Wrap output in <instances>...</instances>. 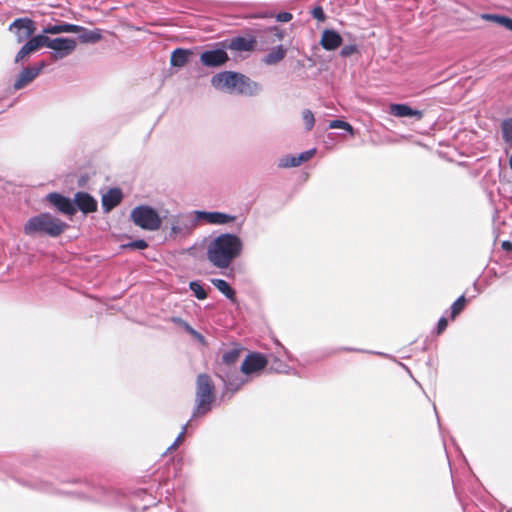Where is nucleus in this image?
Returning a JSON list of instances; mask_svg holds the SVG:
<instances>
[{"mask_svg":"<svg viewBox=\"0 0 512 512\" xmlns=\"http://www.w3.org/2000/svg\"><path fill=\"white\" fill-rule=\"evenodd\" d=\"M247 382V379H244L240 375L234 376L227 380L222 381L223 390L221 393V399L230 400L233 395L241 389V387Z\"/></svg>","mask_w":512,"mask_h":512,"instance_id":"obj_21","label":"nucleus"},{"mask_svg":"<svg viewBox=\"0 0 512 512\" xmlns=\"http://www.w3.org/2000/svg\"><path fill=\"white\" fill-rule=\"evenodd\" d=\"M276 344H277V346H279V348L281 349L283 354L287 357V359L292 360L291 353L278 340H276Z\"/></svg>","mask_w":512,"mask_h":512,"instance_id":"obj_47","label":"nucleus"},{"mask_svg":"<svg viewBox=\"0 0 512 512\" xmlns=\"http://www.w3.org/2000/svg\"><path fill=\"white\" fill-rule=\"evenodd\" d=\"M46 201L62 214L73 216V199L60 192H51L46 195Z\"/></svg>","mask_w":512,"mask_h":512,"instance_id":"obj_15","label":"nucleus"},{"mask_svg":"<svg viewBox=\"0 0 512 512\" xmlns=\"http://www.w3.org/2000/svg\"><path fill=\"white\" fill-rule=\"evenodd\" d=\"M268 364L269 359L267 356L259 352H251L243 360L240 366V371L244 375L250 376L252 374L260 373L268 366Z\"/></svg>","mask_w":512,"mask_h":512,"instance_id":"obj_10","label":"nucleus"},{"mask_svg":"<svg viewBox=\"0 0 512 512\" xmlns=\"http://www.w3.org/2000/svg\"><path fill=\"white\" fill-rule=\"evenodd\" d=\"M242 224H244V221H241V223L239 224V228L242 227Z\"/></svg>","mask_w":512,"mask_h":512,"instance_id":"obj_55","label":"nucleus"},{"mask_svg":"<svg viewBox=\"0 0 512 512\" xmlns=\"http://www.w3.org/2000/svg\"><path fill=\"white\" fill-rule=\"evenodd\" d=\"M191 55H192V50H190V49L176 48L171 53L170 65L172 67L181 68L188 63Z\"/></svg>","mask_w":512,"mask_h":512,"instance_id":"obj_25","label":"nucleus"},{"mask_svg":"<svg viewBox=\"0 0 512 512\" xmlns=\"http://www.w3.org/2000/svg\"><path fill=\"white\" fill-rule=\"evenodd\" d=\"M77 42L69 37L50 38L47 36V48L51 49V57L54 60L63 59L76 49Z\"/></svg>","mask_w":512,"mask_h":512,"instance_id":"obj_7","label":"nucleus"},{"mask_svg":"<svg viewBox=\"0 0 512 512\" xmlns=\"http://www.w3.org/2000/svg\"><path fill=\"white\" fill-rule=\"evenodd\" d=\"M81 29L80 25L72 24L68 22L61 21L56 24H49L43 28V33L47 34H61V33H78Z\"/></svg>","mask_w":512,"mask_h":512,"instance_id":"obj_22","label":"nucleus"},{"mask_svg":"<svg viewBox=\"0 0 512 512\" xmlns=\"http://www.w3.org/2000/svg\"><path fill=\"white\" fill-rule=\"evenodd\" d=\"M55 478L60 482V483H76L77 480L76 479H69V478H65V477H62V476H59V475H56Z\"/></svg>","mask_w":512,"mask_h":512,"instance_id":"obj_48","label":"nucleus"},{"mask_svg":"<svg viewBox=\"0 0 512 512\" xmlns=\"http://www.w3.org/2000/svg\"><path fill=\"white\" fill-rule=\"evenodd\" d=\"M243 250V242L235 233H221L213 238L206 249L207 260L213 267L227 269Z\"/></svg>","mask_w":512,"mask_h":512,"instance_id":"obj_1","label":"nucleus"},{"mask_svg":"<svg viewBox=\"0 0 512 512\" xmlns=\"http://www.w3.org/2000/svg\"><path fill=\"white\" fill-rule=\"evenodd\" d=\"M193 223L197 226L200 222L212 225H227L236 220V216L220 211H193Z\"/></svg>","mask_w":512,"mask_h":512,"instance_id":"obj_8","label":"nucleus"},{"mask_svg":"<svg viewBox=\"0 0 512 512\" xmlns=\"http://www.w3.org/2000/svg\"><path fill=\"white\" fill-rule=\"evenodd\" d=\"M149 246L148 242L144 239H135L121 245L124 250H144Z\"/></svg>","mask_w":512,"mask_h":512,"instance_id":"obj_37","label":"nucleus"},{"mask_svg":"<svg viewBox=\"0 0 512 512\" xmlns=\"http://www.w3.org/2000/svg\"><path fill=\"white\" fill-rule=\"evenodd\" d=\"M78 38L82 43L95 44L102 39L100 29L89 30L83 26L78 31Z\"/></svg>","mask_w":512,"mask_h":512,"instance_id":"obj_27","label":"nucleus"},{"mask_svg":"<svg viewBox=\"0 0 512 512\" xmlns=\"http://www.w3.org/2000/svg\"><path fill=\"white\" fill-rule=\"evenodd\" d=\"M86 179H87L86 176H81L80 179L78 180L79 186H82L85 183Z\"/></svg>","mask_w":512,"mask_h":512,"instance_id":"obj_50","label":"nucleus"},{"mask_svg":"<svg viewBox=\"0 0 512 512\" xmlns=\"http://www.w3.org/2000/svg\"><path fill=\"white\" fill-rule=\"evenodd\" d=\"M501 246H502L503 250H505V251H512V242H510L508 240L503 241Z\"/></svg>","mask_w":512,"mask_h":512,"instance_id":"obj_49","label":"nucleus"},{"mask_svg":"<svg viewBox=\"0 0 512 512\" xmlns=\"http://www.w3.org/2000/svg\"><path fill=\"white\" fill-rule=\"evenodd\" d=\"M357 52H358L357 45L349 44V45H345L344 47H342V49L340 51V55L342 57H349V56H351V55H353L354 53H357Z\"/></svg>","mask_w":512,"mask_h":512,"instance_id":"obj_40","label":"nucleus"},{"mask_svg":"<svg viewBox=\"0 0 512 512\" xmlns=\"http://www.w3.org/2000/svg\"><path fill=\"white\" fill-rule=\"evenodd\" d=\"M46 66L47 62L41 60L32 66L23 67L13 84V89L20 90L26 87L39 76Z\"/></svg>","mask_w":512,"mask_h":512,"instance_id":"obj_11","label":"nucleus"},{"mask_svg":"<svg viewBox=\"0 0 512 512\" xmlns=\"http://www.w3.org/2000/svg\"><path fill=\"white\" fill-rule=\"evenodd\" d=\"M211 85L219 91L230 94L237 93L245 96H256L262 91V86L248 76L236 71H221L212 76Z\"/></svg>","mask_w":512,"mask_h":512,"instance_id":"obj_2","label":"nucleus"},{"mask_svg":"<svg viewBox=\"0 0 512 512\" xmlns=\"http://www.w3.org/2000/svg\"><path fill=\"white\" fill-rule=\"evenodd\" d=\"M448 326V320L445 316L440 317V319L437 322L435 332L437 335L442 334Z\"/></svg>","mask_w":512,"mask_h":512,"instance_id":"obj_43","label":"nucleus"},{"mask_svg":"<svg viewBox=\"0 0 512 512\" xmlns=\"http://www.w3.org/2000/svg\"><path fill=\"white\" fill-rule=\"evenodd\" d=\"M210 282L233 304L237 303L236 290L226 280L221 278H212Z\"/></svg>","mask_w":512,"mask_h":512,"instance_id":"obj_23","label":"nucleus"},{"mask_svg":"<svg viewBox=\"0 0 512 512\" xmlns=\"http://www.w3.org/2000/svg\"><path fill=\"white\" fill-rule=\"evenodd\" d=\"M268 32L271 35V37L273 38V40H275V39L282 40L285 35V31L283 29L279 28L278 26L270 27Z\"/></svg>","mask_w":512,"mask_h":512,"instance_id":"obj_41","label":"nucleus"},{"mask_svg":"<svg viewBox=\"0 0 512 512\" xmlns=\"http://www.w3.org/2000/svg\"><path fill=\"white\" fill-rule=\"evenodd\" d=\"M171 321L172 323L182 327L186 332L190 331L191 327L190 324L185 321L184 319H182L181 317H178V316H173L171 318Z\"/></svg>","mask_w":512,"mask_h":512,"instance_id":"obj_44","label":"nucleus"},{"mask_svg":"<svg viewBox=\"0 0 512 512\" xmlns=\"http://www.w3.org/2000/svg\"><path fill=\"white\" fill-rule=\"evenodd\" d=\"M168 224H170V238H176L178 235H187L196 227L193 223V218L188 221H184L181 220L179 216L175 215L171 216V218H169L161 228L167 229Z\"/></svg>","mask_w":512,"mask_h":512,"instance_id":"obj_14","label":"nucleus"},{"mask_svg":"<svg viewBox=\"0 0 512 512\" xmlns=\"http://www.w3.org/2000/svg\"><path fill=\"white\" fill-rule=\"evenodd\" d=\"M68 224L49 212H42L30 217L23 227L29 237L57 238L68 228Z\"/></svg>","mask_w":512,"mask_h":512,"instance_id":"obj_3","label":"nucleus"},{"mask_svg":"<svg viewBox=\"0 0 512 512\" xmlns=\"http://www.w3.org/2000/svg\"><path fill=\"white\" fill-rule=\"evenodd\" d=\"M157 209L150 205L141 204L134 207L130 213L131 221L139 228L147 231H156L162 227V220Z\"/></svg>","mask_w":512,"mask_h":512,"instance_id":"obj_5","label":"nucleus"},{"mask_svg":"<svg viewBox=\"0 0 512 512\" xmlns=\"http://www.w3.org/2000/svg\"><path fill=\"white\" fill-rule=\"evenodd\" d=\"M509 166H510V169L512 170V153H511V156L509 158Z\"/></svg>","mask_w":512,"mask_h":512,"instance_id":"obj_52","label":"nucleus"},{"mask_svg":"<svg viewBox=\"0 0 512 512\" xmlns=\"http://www.w3.org/2000/svg\"><path fill=\"white\" fill-rule=\"evenodd\" d=\"M242 224H244V221H241V223L239 224V228L242 227Z\"/></svg>","mask_w":512,"mask_h":512,"instance_id":"obj_56","label":"nucleus"},{"mask_svg":"<svg viewBox=\"0 0 512 512\" xmlns=\"http://www.w3.org/2000/svg\"><path fill=\"white\" fill-rule=\"evenodd\" d=\"M186 429H187V424H185L183 427H182V430L181 432L178 434V436L176 437V439L174 440V442L167 448V451H171V450H175L180 442L182 441L183 437H184V434L186 432Z\"/></svg>","mask_w":512,"mask_h":512,"instance_id":"obj_42","label":"nucleus"},{"mask_svg":"<svg viewBox=\"0 0 512 512\" xmlns=\"http://www.w3.org/2000/svg\"><path fill=\"white\" fill-rule=\"evenodd\" d=\"M216 402V388L210 375L200 373L196 378L195 408L192 418L205 416L210 413Z\"/></svg>","mask_w":512,"mask_h":512,"instance_id":"obj_4","label":"nucleus"},{"mask_svg":"<svg viewBox=\"0 0 512 512\" xmlns=\"http://www.w3.org/2000/svg\"><path fill=\"white\" fill-rule=\"evenodd\" d=\"M389 114L397 118H416L420 120L424 116L422 110L412 108L407 103H394L389 106Z\"/></svg>","mask_w":512,"mask_h":512,"instance_id":"obj_18","label":"nucleus"},{"mask_svg":"<svg viewBox=\"0 0 512 512\" xmlns=\"http://www.w3.org/2000/svg\"><path fill=\"white\" fill-rule=\"evenodd\" d=\"M123 199L122 190L118 187L110 188L101 198V206L105 213H109L118 206Z\"/></svg>","mask_w":512,"mask_h":512,"instance_id":"obj_20","label":"nucleus"},{"mask_svg":"<svg viewBox=\"0 0 512 512\" xmlns=\"http://www.w3.org/2000/svg\"><path fill=\"white\" fill-rule=\"evenodd\" d=\"M69 493L73 494V495H76L78 497H84L85 496L84 493H82V492H69Z\"/></svg>","mask_w":512,"mask_h":512,"instance_id":"obj_51","label":"nucleus"},{"mask_svg":"<svg viewBox=\"0 0 512 512\" xmlns=\"http://www.w3.org/2000/svg\"><path fill=\"white\" fill-rule=\"evenodd\" d=\"M316 154V149L312 148L301 152L298 155L288 154L278 161L279 168H292L300 166L302 163L309 161Z\"/></svg>","mask_w":512,"mask_h":512,"instance_id":"obj_17","label":"nucleus"},{"mask_svg":"<svg viewBox=\"0 0 512 512\" xmlns=\"http://www.w3.org/2000/svg\"><path fill=\"white\" fill-rule=\"evenodd\" d=\"M501 132L504 142L512 145V118H506L502 121Z\"/></svg>","mask_w":512,"mask_h":512,"instance_id":"obj_36","label":"nucleus"},{"mask_svg":"<svg viewBox=\"0 0 512 512\" xmlns=\"http://www.w3.org/2000/svg\"><path fill=\"white\" fill-rule=\"evenodd\" d=\"M73 206V215H75L77 211H81L84 215H88L97 211L98 202L90 193L78 191L74 194Z\"/></svg>","mask_w":512,"mask_h":512,"instance_id":"obj_13","label":"nucleus"},{"mask_svg":"<svg viewBox=\"0 0 512 512\" xmlns=\"http://www.w3.org/2000/svg\"><path fill=\"white\" fill-rule=\"evenodd\" d=\"M187 333L191 334L200 342H204L205 340L204 336L200 332L196 331L193 327H191L190 331H188Z\"/></svg>","mask_w":512,"mask_h":512,"instance_id":"obj_46","label":"nucleus"},{"mask_svg":"<svg viewBox=\"0 0 512 512\" xmlns=\"http://www.w3.org/2000/svg\"><path fill=\"white\" fill-rule=\"evenodd\" d=\"M31 488L36 489L41 492L50 493V494H58L59 490H56L54 485L48 481L43 480H33L30 484Z\"/></svg>","mask_w":512,"mask_h":512,"instance_id":"obj_34","label":"nucleus"},{"mask_svg":"<svg viewBox=\"0 0 512 512\" xmlns=\"http://www.w3.org/2000/svg\"><path fill=\"white\" fill-rule=\"evenodd\" d=\"M47 46V35L45 33H40L37 35H32L29 39L26 40L25 44L20 48L17 52L14 63L18 64L22 62L31 54L39 51L41 48Z\"/></svg>","mask_w":512,"mask_h":512,"instance_id":"obj_9","label":"nucleus"},{"mask_svg":"<svg viewBox=\"0 0 512 512\" xmlns=\"http://www.w3.org/2000/svg\"><path fill=\"white\" fill-rule=\"evenodd\" d=\"M293 18L292 14L290 12H279L276 14V20L278 22H289Z\"/></svg>","mask_w":512,"mask_h":512,"instance_id":"obj_45","label":"nucleus"},{"mask_svg":"<svg viewBox=\"0 0 512 512\" xmlns=\"http://www.w3.org/2000/svg\"><path fill=\"white\" fill-rule=\"evenodd\" d=\"M229 61L227 48L223 41L215 43L200 54V63L207 68H219Z\"/></svg>","mask_w":512,"mask_h":512,"instance_id":"obj_6","label":"nucleus"},{"mask_svg":"<svg viewBox=\"0 0 512 512\" xmlns=\"http://www.w3.org/2000/svg\"><path fill=\"white\" fill-rule=\"evenodd\" d=\"M319 43L324 50L335 51L342 45L343 38L335 29L327 28L323 30Z\"/></svg>","mask_w":512,"mask_h":512,"instance_id":"obj_19","label":"nucleus"},{"mask_svg":"<svg viewBox=\"0 0 512 512\" xmlns=\"http://www.w3.org/2000/svg\"><path fill=\"white\" fill-rule=\"evenodd\" d=\"M287 54V49L283 45H278L273 47L262 59L263 63L266 65H276Z\"/></svg>","mask_w":512,"mask_h":512,"instance_id":"obj_26","label":"nucleus"},{"mask_svg":"<svg viewBox=\"0 0 512 512\" xmlns=\"http://www.w3.org/2000/svg\"><path fill=\"white\" fill-rule=\"evenodd\" d=\"M342 351H347V352H357V353H369V354H374V355H378V356H382V357H388L387 354L383 353V352H378V351H370V350H364V349H360V348H353V347H339V348H333V349H330L326 352L325 356L328 357V356H331V355H334V354H337L339 352H342Z\"/></svg>","mask_w":512,"mask_h":512,"instance_id":"obj_31","label":"nucleus"},{"mask_svg":"<svg viewBox=\"0 0 512 512\" xmlns=\"http://www.w3.org/2000/svg\"><path fill=\"white\" fill-rule=\"evenodd\" d=\"M297 65H298V66L303 67V66H304V63H303L301 60H298V61H297Z\"/></svg>","mask_w":512,"mask_h":512,"instance_id":"obj_53","label":"nucleus"},{"mask_svg":"<svg viewBox=\"0 0 512 512\" xmlns=\"http://www.w3.org/2000/svg\"><path fill=\"white\" fill-rule=\"evenodd\" d=\"M311 15L314 19L319 22H324L326 20V14L322 8V6L317 5L311 10Z\"/></svg>","mask_w":512,"mask_h":512,"instance_id":"obj_39","label":"nucleus"},{"mask_svg":"<svg viewBox=\"0 0 512 512\" xmlns=\"http://www.w3.org/2000/svg\"><path fill=\"white\" fill-rule=\"evenodd\" d=\"M302 118L304 121L305 129L307 131L312 130L315 124V118L312 111L309 109H304L302 112Z\"/></svg>","mask_w":512,"mask_h":512,"instance_id":"obj_38","label":"nucleus"},{"mask_svg":"<svg viewBox=\"0 0 512 512\" xmlns=\"http://www.w3.org/2000/svg\"><path fill=\"white\" fill-rule=\"evenodd\" d=\"M483 18L488 21L495 22L512 32V18L509 16L499 14H484Z\"/></svg>","mask_w":512,"mask_h":512,"instance_id":"obj_29","label":"nucleus"},{"mask_svg":"<svg viewBox=\"0 0 512 512\" xmlns=\"http://www.w3.org/2000/svg\"><path fill=\"white\" fill-rule=\"evenodd\" d=\"M242 352V348L240 347H234L230 350L225 351L222 354L221 362L235 366L236 362L238 361L240 354Z\"/></svg>","mask_w":512,"mask_h":512,"instance_id":"obj_33","label":"nucleus"},{"mask_svg":"<svg viewBox=\"0 0 512 512\" xmlns=\"http://www.w3.org/2000/svg\"><path fill=\"white\" fill-rule=\"evenodd\" d=\"M8 29L15 34L17 42L22 43L35 33L36 25L32 19L22 17L15 19Z\"/></svg>","mask_w":512,"mask_h":512,"instance_id":"obj_12","label":"nucleus"},{"mask_svg":"<svg viewBox=\"0 0 512 512\" xmlns=\"http://www.w3.org/2000/svg\"><path fill=\"white\" fill-rule=\"evenodd\" d=\"M214 375L221 381L227 380L239 375L236 366H232L221 361H217L214 365Z\"/></svg>","mask_w":512,"mask_h":512,"instance_id":"obj_24","label":"nucleus"},{"mask_svg":"<svg viewBox=\"0 0 512 512\" xmlns=\"http://www.w3.org/2000/svg\"><path fill=\"white\" fill-rule=\"evenodd\" d=\"M0 469H3V462L0 460Z\"/></svg>","mask_w":512,"mask_h":512,"instance_id":"obj_54","label":"nucleus"},{"mask_svg":"<svg viewBox=\"0 0 512 512\" xmlns=\"http://www.w3.org/2000/svg\"><path fill=\"white\" fill-rule=\"evenodd\" d=\"M328 127L330 129H343L346 132H348L351 136L355 135V129L354 127L347 121H344L342 119H334L329 122Z\"/></svg>","mask_w":512,"mask_h":512,"instance_id":"obj_35","label":"nucleus"},{"mask_svg":"<svg viewBox=\"0 0 512 512\" xmlns=\"http://www.w3.org/2000/svg\"><path fill=\"white\" fill-rule=\"evenodd\" d=\"M268 359H269L268 365H270L269 366L270 371H273L276 373H284V374L290 373L291 368L285 362H283L277 355L270 354L268 356Z\"/></svg>","mask_w":512,"mask_h":512,"instance_id":"obj_28","label":"nucleus"},{"mask_svg":"<svg viewBox=\"0 0 512 512\" xmlns=\"http://www.w3.org/2000/svg\"><path fill=\"white\" fill-rule=\"evenodd\" d=\"M189 289L198 300H205L208 297L207 289L201 280H192L189 282Z\"/></svg>","mask_w":512,"mask_h":512,"instance_id":"obj_30","label":"nucleus"},{"mask_svg":"<svg viewBox=\"0 0 512 512\" xmlns=\"http://www.w3.org/2000/svg\"><path fill=\"white\" fill-rule=\"evenodd\" d=\"M467 304V299L465 295L459 296L450 306V318L454 320L457 316H459L463 310L465 309Z\"/></svg>","mask_w":512,"mask_h":512,"instance_id":"obj_32","label":"nucleus"},{"mask_svg":"<svg viewBox=\"0 0 512 512\" xmlns=\"http://www.w3.org/2000/svg\"><path fill=\"white\" fill-rule=\"evenodd\" d=\"M227 50L239 52H251L256 47V39L253 36H236L223 40Z\"/></svg>","mask_w":512,"mask_h":512,"instance_id":"obj_16","label":"nucleus"}]
</instances>
